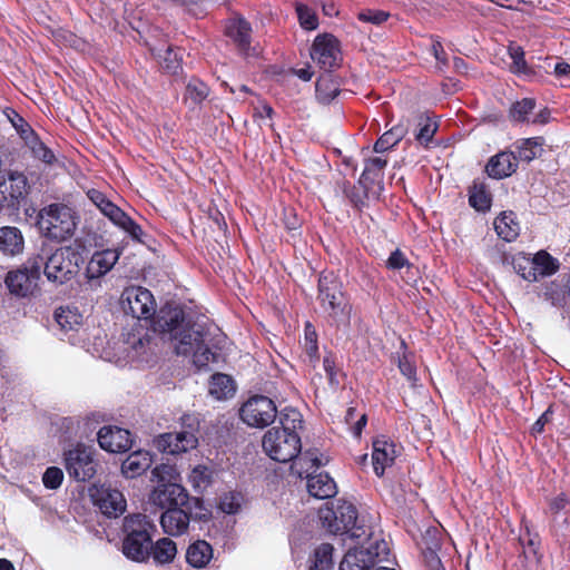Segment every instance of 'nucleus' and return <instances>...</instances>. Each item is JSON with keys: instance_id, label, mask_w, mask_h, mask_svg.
<instances>
[{"instance_id": "1", "label": "nucleus", "mask_w": 570, "mask_h": 570, "mask_svg": "<svg viewBox=\"0 0 570 570\" xmlns=\"http://www.w3.org/2000/svg\"><path fill=\"white\" fill-rule=\"evenodd\" d=\"M154 331L170 342L177 355L191 356L198 368L216 361V353L210 345L217 347L219 340L213 343L209 331L187 321L184 309L178 305L166 304L159 309L154 320Z\"/></svg>"}, {"instance_id": "2", "label": "nucleus", "mask_w": 570, "mask_h": 570, "mask_svg": "<svg viewBox=\"0 0 570 570\" xmlns=\"http://www.w3.org/2000/svg\"><path fill=\"white\" fill-rule=\"evenodd\" d=\"M155 529L147 515L129 514L124 519L122 553L135 562H146L150 558L151 532Z\"/></svg>"}, {"instance_id": "3", "label": "nucleus", "mask_w": 570, "mask_h": 570, "mask_svg": "<svg viewBox=\"0 0 570 570\" xmlns=\"http://www.w3.org/2000/svg\"><path fill=\"white\" fill-rule=\"evenodd\" d=\"M38 226L46 237L62 242L73 235L77 226L76 216L70 207L51 204L39 212Z\"/></svg>"}, {"instance_id": "4", "label": "nucleus", "mask_w": 570, "mask_h": 570, "mask_svg": "<svg viewBox=\"0 0 570 570\" xmlns=\"http://www.w3.org/2000/svg\"><path fill=\"white\" fill-rule=\"evenodd\" d=\"M212 513L204 505L203 500L198 504L179 505L165 510L160 515L163 531L170 537H180L188 532L190 521H208Z\"/></svg>"}, {"instance_id": "5", "label": "nucleus", "mask_w": 570, "mask_h": 570, "mask_svg": "<svg viewBox=\"0 0 570 570\" xmlns=\"http://www.w3.org/2000/svg\"><path fill=\"white\" fill-rule=\"evenodd\" d=\"M262 444L265 453L277 462H289L296 459L302 450L298 433L281 431L276 426L264 434Z\"/></svg>"}, {"instance_id": "6", "label": "nucleus", "mask_w": 570, "mask_h": 570, "mask_svg": "<svg viewBox=\"0 0 570 570\" xmlns=\"http://www.w3.org/2000/svg\"><path fill=\"white\" fill-rule=\"evenodd\" d=\"M81 263L82 257L77 249L61 247L47 257L45 275L50 282L63 284L78 273Z\"/></svg>"}, {"instance_id": "7", "label": "nucleus", "mask_w": 570, "mask_h": 570, "mask_svg": "<svg viewBox=\"0 0 570 570\" xmlns=\"http://www.w3.org/2000/svg\"><path fill=\"white\" fill-rule=\"evenodd\" d=\"M318 518L322 525L331 533H348L351 538H360L355 528L357 520L356 508L347 501H338L335 508L324 507L318 510Z\"/></svg>"}, {"instance_id": "8", "label": "nucleus", "mask_w": 570, "mask_h": 570, "mask_svg": "<svg viewBox=\"0 0 570 570\" xmlns=\"http://www.w3.org/2000/svg\"><path fill=\"white\" fill-rule=\"evenodd\" d=\"M28 179L24 174L10 171L8 177L0 175V212L14 215L28 195Z\"/></svg>"}, {"instance_id": "9", "label": "nucleus", "mask_w": 570, "mask_h": 570, "mask_svg": "<svg viewBox=\"0 0 570 570\" xmlns=\"http://www.w3.org/2000/svg\"><path fill=\"white\" fill-rule=\"evenodd\" d=\"M318 301L321 307L332 317L345 314L346 298L342 284L333 273H322L318 278Z\"/></svg>"}, {"instance_id": "10", "label": "nucleus", "mask_w": 570, "mask_h": 570, "mask_svg": "<svg viewBox=\"0 0 570 570\" xmlns=\"http://www.w3.org/2000/svg\"><path fill=\"white\" fill-rule=\"evenodd\" d=\"M239 415L248 426L265 428L275 421L277 409L269 397L255 395L242 405Z\"/></svg>"}, {"instance_id": "11", "label": "nucleus", "mask_w": 570, "mask_h": 570, "mask_svg": "<svg viewBox=\"0 0 570 570\" xmlns=\"http://www.w3.org/2000/svg\"><path fill=\"white\" fill-rule=\"evenodd\" d=\"M65 468L70 478L76 481H88L96 473V462L90 449L77 444L63 454Z\"/></svg>"}, {"instance_id": "12", "label": "nucleus", "mask_w": 570, "mask_h": 570, "mask_svg": "<svg viewBox=\"0 0 570 570\" xmlns=\"http://www.w3.org/2000/svg\"><path fill=\"white\" fill-rule=\"evenodd\" d=\"M149 500L160 509H171L186 504H198L197 497H190L187 490L178 482L158 484L150 493Z\"/></svg>"}, {"instance_id": "13", "label": "nucleus", "mask_w": 570, "mask_h": 570, "mask_svg": "<svg viewBox=\"0 0 570 570\" xmlns=\"http://www.w3.org/2000/svg\"><path fill=\"white\" fill-rule=\"evenodd\" d=\"M121 308L126 314L141 320L149 318L155 313L153 294L144 287H128L121 295Z\"/></svg>"}, {"instance_id": "14", "label": "nucleus", "mask_w": 570, "mask_h": 570, "mask_svg": "<svg viewBox=\"0 0 570 570\" xmlns=\"http://www.w3.org/2000/svg\"><path fill=\"white\" fill-rule=\"evenodd\" d=\"M311 57L325 70L337 66L341 52L336 38L330 35L317 36L312 46Z\"/></svg>"}, {"instance_id": "15", "label": "nucleus", "mask_w": 570, "mask_h": 570, "mask_svg": "<svg viewBox=\"0 0 570 570\" xmlns=\"http://www.w3.org/2000/svg\"><path fill=\"white\" fill-rule=\"evenodd\" d=\"M156 448L168 454H179L193 450L198 444V439L191 431L169 432L155 439Z\"/></svg>"}, {"instance_id": "16", "label": "nucleus", "mask_w": 570, "mask_h": 570, "mask_svg": "<svg viewBox=\"0 0 570 570\" xmlns=\"http://www.w3.org/2000/svg\"><path fill=\"white\" fill-rule=\"evenodd\" d=\"M91 497L101 512L108 517H118L126 510V500L124 494L107 484L96 487Z\"/></svg>"}, {"instance_id": "17", "label": "nucleus", "mask_w": 570, "mask_h": 570, "mask_svg": "<svg viewBox=\"0 0 570 570\" xmlns=\"http://www.w3.org/2000/svg\"><path fill=\"white\" fill-rule=\"evenodd\" d=\"M98 443L105 451L121 453L131 448L132 441L128 430L117 426H102L98 432Z\"/></svg>"}, {"instance_id": "18", "label": "nucleus", "mask_w": 570, "mask_h": 570, "mask_svg": "<svg viewBox=\"0 0 570 570\" xmlns=\"http://www.w3.org/2000/svg\"><path fill=\"white\" fill-rule=\"evenodd\" d=\"M397 455L396 445L385 436H379L373 441L372 461L377 476H382L386 468L394 463Z\"/></svg>"}, {"instance_id": "19", "label": "nucleus", "mask_w": 570, "mask_h": 570, "mask_svg": "<svg viewBox=\"0 0 570 570\" xmlns=\"http://www.w3.org/2000/svg\"><path fill=\"white\" fill-rule=\"evenodd\" d=\"M518 167L514 151H501L492 156L487 165V173L490 177L501 179L511 176Z\"/></svg>"}, {"instance_id": "20", "label": "nucleus", "mask_w": 570, "mask_h": 570, "mask_svg": "<svg viewBox=\"0 0 570 570\" xmlns=\"http://www.w3.org/2000/svg\"><path fill=\"white\" fill-rule=\"evenodd\" d=\"M119 253L116 249L96 252L87 265V277L94 279L107 274L117 263Z\"/></svg>"}, {"instance_id": "21", "label": "nucleus", "mask_w": 570, "mask_h": 570, "mask_svg": "<svg viewBox=\"0 0 570 570\" xmlns=\"http://www.w3.org/2000/svg\"><path fill=\"white\" fill-rule=\"evenodd\" d=\"M544 298L553 306L563 307L570 302V273L546 286Z\"/></svg>"}, {"instance_id": "22", "label": "nucleus", "mask_w": 570, "mask_h": 570, "mask_svg": "<svg viewBox=\"0 0 570 570\" xmlns=\"http://www.w3.org/2000/svg\"><path fill=\"white\" fill-rule=\"evenodd\" d=\"M213 547L205 540H197L186 550V562L195 569H204L213 559Z\"/></svg>"}, {"instance_id": "23", "label": "nucleus", "mask_w": 570, "mask_h": 570, "mask_svg": "<svg viewBox=\"0 0 570 570\" xmlns=\"http://www.w3.org/2000/svg\"><path fill=\"white\" fill-rule=\"evenodd\" d=\"M153 463V459L147 451H135L129 454L121 464V472L126 478H136L147 471Z\"/></svg>"}, {"instance_id": "24", "label": "nucleus", "mask_w": 570, "mask_h": 570, "mask_svg": "<svg viewBox=\"0 0 570 570\" xmlns=\"http://www.w3.org/2000/svg\"><path fill=\"white\" fill-rule=\"evenodd\" d=\"M307 491L317 499L332 498L337 493L336 483L327 473L308 476Z\"/></svg>"}, {"instance_id": "25", "label": "nucleus", "mask_w": 570, "mask_h": 570, "mask_svg": "<svg viewBox=\"0 0 570 570\" xmlns=\"http://www.w3.org/2000/svg\"><path fill=\"white\" fill-rule=\"evenodd\" d=\"M177 552L176 542L168 537L160 538L156 542L151 541L150 557L158 566L173 563Z\"/></svg>"}, {"instance_id": "26", "label": "nucleus", "mask_w": 570, "mask_h": 570, "mask_svg": "<svg viewBox=\"0 0 570 570\" xmlns=\"http://www.w3.org/2000/svg\"><path fill=\"white\" fill-rule=\"evenodd\" d=\"M36 282L24 269L9 272L6 277V284L10 293L22 297L32 291Z\"/></svg>"}, {"instance_id": "27", "label": "nucleus", "mask_w": 570, "mask_h": 570, "mask_svg": "<svg viewBox=\"0 0 570 570\" xmlns=\"http://www.w3.org/2000/svg\"><path fill=\"white\" fill-rule=\"evenodd\" d=\"M23 236L21 232L13 226L0 228V250L6 255L14 256L23 250Z\"/></svg>"}, {"instance_id": "28", "label": "nucleus", "mask_w": 570, "mask_h": 570, "mask_svg": "<svg viewBox=\"0 0 570 570\" xmlns=\"http://www.w3.org/2000/svg\"><path fill=\"white\" fill-rule=\"evenodd\" d=\"M226 33L240 50L246 51L249 48L252 28L245 19L240 17L232 19L226 27Z\"/></svg>"}, {"instance_id": "29", "label": "nucleus", "mask_w": 570, "mask_h": 570, "mask_svg": "<svg viewBox=\"0 0 570 570\" xmlns=\"http://www.w3.org/2000/svg\"><path fill=\"white\" fill-rule=\"evenodd\" d=\"M208 391L214 399L223 401L234 396L236 386L229 375L216 373L209 381Z\"/></svg>"}, {"instance_id": "30", "label": "nucleus", "mask_w": 570, "mask_h": 570, "mask_svg": "<svg viewBox=\"0 0 570 570\" xmlns=\"http://www.w3.org/2000/svg\"><path fill=\"white\" fill-rule=\"evenodd\" d=\"M494 229L498 236L505 242L514 240L520 233V226L515 222V216L512 212H504L497 217L494 219Z\"/></svg>"}, {"instance_id": "31", "label": "nucleus", "mask_w": 570, "mask_h": 570, "mask_svg": "<svg viewBox=\"0 0 570 570\" xmlns=\"http://www.w3.org/2000/svg\"><path fill=\"white\" fill-rule=\"evenodd\" d=\"M322 464L316 451L308 450L303 452L301 456L292 463L291 471L299 478L305 474L308 479V476L313 475L312 471L318 469Z\"/></svg>"}, {"instance_id": "32", "label": "nucleus", "mask_w": 570, "mask_h": 570, "mask_svg": "<svg viewBox=\"0 0 570 570\" xmlns=\"http://www.w3.org/2000/svg\"><path fill=\"white\" fill-rule=\"evenodd\" d=\"M333 551L334 548L330 543L317 546L309 557L308 570H333Z\"/></svg>"}, {"instance_id": "33", "label": "nucleus", "mask_w": 570, "mask_h": 570, "mask_svg": "<svg viewBox=\"0 0 570 570\" xmlns=\"http://www.w3.org/2000/svg\"><path fill=\"white\" fill-rule=\"evenodd\" d=\"M514 154L517 160L531 161L541 153L542 139L539 137L524 138L517 140L514 144Z\"/></svg>"}, {"instance_id": "34", "label": "nucleus", "mask_w": 570, "mask_h": 570, "mask_svg": "<svg viewBox=\"0 0 570 570\" xmlns=\"http://www.w3.org/2000/svg\"><path fill=\"white\" fill-rule=\"evenodd\" d=\"M315 91L320 102L328 104L340 94V83L331 73H325L317 79Z\"/></svg>"}, {"instance_id": "35", "label": "nucleus", "mask_w": 570, "mask_h": 570, "mask_svg": "<svg viewBox=\"0 0 570 570\" xmlns=\"http://www.w3.org/2000/svg\"><path fill=\"white\" fill-rule=\"evenodd\" d=\"M371 557L362 549H348L340 563V570H370L372 568Z\"/></svg>"}, {"instance_id": "36", "label": "nucleus", "mask_w": 570, "mask_h": 570, "mask_svg": "<svg viewBox=\"0 0 570 570\" xmlns=\"http://www.w3.org/2000/svg\"><path fill=\"white\" fill-rule=\"evenodd\" d=\"M387 165V160L383 157H372L366 159L364 170L360 178V184L367 189L368 183H374L383 177V169Z\"/></svg>"}, {"instance_id": "37", "label": "nucleus", "mask_w": 570, "mask_h": 570, "mask_svg": "<svg viewBox=\"0 0 570 570\" xmlns=\"http://www.w3.org/2000/svg\"><path fill=\"white\" fill-rule=\"evenodd\" d=\"M407 128L399 124L385 131L374 144L375 153H384L396 146L406 135Z\"/></svg>"}, {"instance_id": "38", "label": "nucleus", "mask_w": 570, "mask_h": 570, "mask_svg": "<svg viewBox=\"0 0 570 570\" xmlns=\"http://www.w3.org/2000/svg\"><path fill=\"white\" fill-rule=\"evenodd\" d=\"M469 203L478 212H487L491 207V194L483 183L474 181L469 190Z\"/></svg>"}, {"instance_id": "39", "label": "nucleus", "mask_w": 570, "mask_h": 570, "mask_svg": "<svg viewBox=\"0 0 570 570\" xmlns=\"http://www.w3.org/2000/svg\"><path fill=\"white\" fill-rule=\"evenodd\" d=\"M56 321L62 330L72 331L82 324V315L77 308L61 307L55 314Z\"/></svg>"}, {"instance_id": "40", "label": "nucleus", "mask_w": 570, "mask_h": 570, "mask_svg": "<svg viewBox=\"0 0 570 570\" xmlns=\"http://www.w3.org/2000/svg\"><path fill=\"white\" fill-rule=\"evenodd\" d=\"M281 431L298 433L303 429V416L295 409H284L279 413Z\"/></svg>"}, {"instance_id": "41", "label": "nucleus", "mask_w": 570, "mask_h": 570, "mask_svg": "<svg viewBox=\"0 0 570 570\" xmlns=\"http://www.w3.org/2000/svg\"><path fill=\"white\" fill-rule=\"evenodd\" d=\"M366 552V558L371 557V563L383 562L387 560L390 554L389 543L384 539H373L366 548H361Z\"/></svg>"}, {"instance_id": "42", "label": "nucleus", "mask_w": 570, "mask_h": 570, "mask_svg": "<svg viewBox=\"0 0 570 570\" xmlns=\"http://www.w3.org/2000/svg\"><path fill=\"white\" fill-rule=\"evenodd\" d=\"M532 265L537 268L539 276L552 275L559 268L557 259L544 250L535 254L532 259Z\"/></svg>"}, {"instance_id": "43", "label": "nucleus", "mask_w": 570, "mask_h": 570, "mask_svg": "<svg viewBox=\"0 0 570 570\" xmlns=\"http://www.w3.org/2000/svg\"><path fill=\"white\" fill-rule=\"evenodd\" d=\"M509 56L512 60L510 70L514 73L529 76L532 73L530 67L524 59V50L522 47L511 43L508 48Z\"/></svg>"}, {"instance_id": "44", "label": "nucleus", "mask_w": 570, "mask_h": 570, "mask_svg": "<svg viewBox=\"0 0 570 570\" xmlns=\"http://www.w3.org/2000/svg\"><path fill=\"white\" fill-rule=\"evenodd\" d=\"M26 146L31 151L32 156L47 165H51L56 161V156L53 151L48 148L38 137V135L33 136Z\"/></svg>"}, {"instance_id": "45", "label": "nucleus", "mask_w": 570, "mask_h": 570, "mask_svg": "<svg viewBox=\"0 0 570 570\" xmlns=\"http://www.w3.org/2000/svg\"><path fill=\"white\" fill-rule=\"evenodd\" d=\"M158 57L160 66L168 72L176 73L180 69L183 50H175L171 47H167L164 55L159 53Z\"/></svg>"}, {"instance_id": "46", "label": "nucleus", "mask_w": 570, "mask_h": 570, "mask_svg": "<svg viewBox=\"0 0 570 570\" xmlns=\"http://www.w3.org/2000/svg\"><path fill=\"white\" fill-rule=\"evenodd\" d=\"M535 107L534 99L523 98L520 101L514 102L510 108V118L514 121L528 120L529 114L533 111Z\"/></svg>"}, {"instance_id": "47", "label": "nucleus", "mask_w": 570, "mask_h": 570, "mask_svg": "<svg viewBox=\"0 0 570 570\" xmlns=\"http://www.w3.org/2000/svg\"><path fill=\"white\" fill-rule=\"evenodd\" d=\"M153 480L158 484L178 482V472L175 465L163 463L157 465L153 471Z\"/></svg>"}, {"instance_id": "48", "label": "nucleus", "mask_w": 570, "mask_h": 570, "mask_svg": "<svg viewBox=\"0 0 570 570\" xmlns=\"http://www.w3.org/2000/svg\"><path fill=\"white\" fill-rule=\"evenodd\" d=\"M209 88L199 79H191L186 87V98L199 104L207 98Z\"/></svg>"}, {"instance_id": "49", "label": "nucleus", "mask_w": 570, "mask_h": 570, "mask_svg": "<svg viewBox=\"0 0 570 570\" xmlns=\"http://www.w3.org/2000/svg\"><path fill=\"white\" fill-rule=\"evenodd\" d=\"M419 130L415 134V139L421 145H428L433 138L436 131V125L430 120V118L420 116L419 117Z\"/></svg>"}, {"instance_id": "50", "label": "nucleus", "mask_w": 570, "mask_h": 570, "mask_svg": "<svg viewBox=\"0 0 570 570\" xmlns=\"http://www.w3.org/2000/svg\"><path fill=\"white\" fill-rule=\"evenodd\" d=\"M8 118L24 144L37 135L31 126L16 111L11 110Z\"/></svg>"}, {"instance_id": "51", "label": "nucleus", "mask_w": 570, "mask_h": 570, "mask_svg": "<svg viewBox=\"0 0 570 570\" xmlns=\"http://www.w3.org/2000/svg\"><path fill=\"white\" fill-rule=\"evenodd\" d=\"M296 12L302 28L306 30H315L318 26V20L313 10L303 3L296 4Z\"/></svg>"}, {"instance_id": "52", "label": "nucleus", "mask_w": 570, "mask_h": 570, "mask_svg": "<svg viewBox=\"0 0 570 570\" xmlns=\"http://www.w3.org/2000/svg\"><path fill=\"white\" fill-rule=\"evenodd\" d=\"M243 497L239 493L229 492L220 497L219 509L227 514L237 513L242 507Z\"/></svg>"}, {"instance_id": "53", "label": "nucleus", "mask_w": 570, "mask_h": 570, "mask_svg": "<svg viewBox=\"0 0 570 570\" xmlns=\"http://www.w3.org/2000/svg\"><path fill=\"white\" fill-rule=\"evenodd\" d=\"M100 212L118 227L121 224H124V220L128 216L124 210H121L117 205L111 203L109 199L102 205Z\"/></svg>"}, {"instance_id": "54", "label": "nucleus", "mask_w": 570, "mask_h": 570, "mask_svg": "<svg viewBox=\"0 0 570 570\" xmlns=\"http://www.w3.org/2000/svg\"><path fill=\"white\" fill-rule=\"evenodd\" d=\"M189 481L195 489L205 488L210 482V471L206 466L198 465L193 469Z\"/></svg>"}, {"instance_id": "55", "label": "nucleus", "mask_w": 570, "mask_h": 570, "mask_svg": "<svg viewBox=\"0 0 570 570\" xmlns=\"http://www.w3.org/2000/svg\"><path fill=\"white\" fill-rule=\"evenodd\" d=\"M63 480V472L57 466H50L46 470L42 476V482L48 489H58Z\"/></svg>"}, {"instance_id": "56", "label": "nucleus", "mask_w": 570, "mask_h": 570, "mask_svg": "<svg viewBox=\"0 0 570 570\" xmlns=\"http://www.w3.org/2000/svg\"><path fill=\"white\" fill-rule=\"evenodd\" d=\"M520 542L522 544V548H523V553L527 559H534V560H539V557H538V548H539V540H538V537L537 535H530L528 533V538L524 539V538H520Z\"/></svg>"}, {"instance_id": "57", "label": "nucleus", "mask_w": 570, "mask_h": 570, "mask_svg": "<svg viewBox=\"0 0 570 570\" xmlns=\"http://www.w3.org/2000/svg\"><path fill=\"white\" fill-rule=\"evenodd\" d=\"M389 18V13L381 10H366L358 13V19L373 24H381Z\"/></svg>"}, {"instance_id": "58", "label": "nucleus", "mask_w": 570, "mask_h": 570, "mask_svg": "<svg viewBox=\"0 0 570 570\" xmlns=\"http://www.w3.org/2000/svg\"><path fill=\"white\" fill-rule=\"evenodd\" d=\"M46 259L47 258H45L42 256H36L33 258H30L27 262V266H26L24 271H27L29 273V275L32 276V278L35 281H38L42 268L45 269Z\"/></svg>"}, {"instance_id": "59", "label": "nucleus", "mask_w": 570, "mask_h": 570, "mask_svg": "<svg viewBox=\"0 0 570 570\" xmlns=\"http://www.w3.org/2000/svg\"><path fill=\"white\" fill-rule=\"evenodd\" d=\"M153 338L145 334L139 336L137 340L131 342L132 350L136 352V356L142 357L147 351L151 350Z\"/></svg>"}, {"instance_id": "60", "label": "nucleus", "mask_w": 570, "mask_h": 570, "mask_svg": "<svg viewBox=\"0 0 570 570\" xmlns=\"http://www.w3.org/2000/svg\"><path fill=\"white\" fill-rule=\"evenodd\" d=\"M386 266L391 269H401L405 266L409 267L410 263L405 255L400 249H395L394 252L391 253L386 262Z\"/></svg>"}, {"instance_id": "61", "label": "nucleus", "mask_w": 570, "mask_h": 570, "mask_svg": "<svg viewBox=\"0 0 570 570\" xmlns=\"http://www.w3.org/2000/svg\"><path fill=\"white\" fill-rule=\"evenodd\" d=\"M119 227L124 229L126 233H128L132 239L142 242L141 237L144 235V232L141 227L138 224H136L129 216L126 217L124 224H121Z\"/></svg>"}, {"instance_id": "62", "label": "nucleus", "mask_w": 570, "mask_h": 570, "mask_svg": "<svg viewBox=\"0 0 570 570\" xmlns=\"http://www.w3.org/2000/svg\"><path fill=\"white\" fill-rule=\"evenodd\" d=\"M423 557L430 570H444L441 559L432 548L424 550Z\"/></svg>"}, {"instance_id": "63", "label": "nucleus", "mask_w": 570, "mask_h": 570, "mask_svg": "<svg viewBox=\"0 0 570 570\" xmlns=\"http://www.w3.org/2000/svg\"><path fill=\"white\" fill-rule=\"evenodd\" d=\"M399 368L407 380H415V366L406 355L399 360Z\"/></svg>"}, {"instance_id": "64", "label": "nucleus", "mask_w": 570, "mask_h": 570, "mask_svg": "<svg viewBox=\"0 0 570 570\" xmlns=\"http://www.w3.org/2000/svg\"><path fill=\"white\" fill-rule=\"evenodd\" d=\"M87 196L99 210L102 208V205L108 200V198L97 189H89L87 191Z\"/></svg>"}]
</instances>
